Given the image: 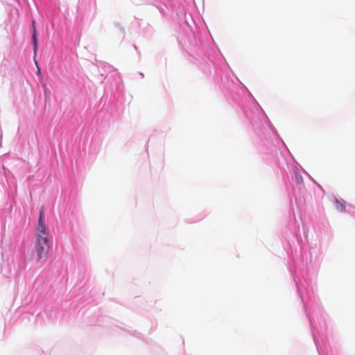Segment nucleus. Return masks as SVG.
<instances>
[{"instance_id": "f257e3e1", "label": "nucleus", "mask_w": 355, "mask_h": 355, "mask_svg": "<svg viewBox=\"0 0 355 355\" xmlns=\"http://www.w3.org/2000/svg\"><path fill=\"white\" fill-rule=\"evenodd\" d=\"M35 249L38 259H41L46 255L50 243V234L48 227L44 223V210L43 207L40 210L38 223L35 230Z\"/></svg>"}, {"instance_id": "f03ea898", "label": "nucleus", "mask_w": 355, "mask_h": 355, "mask_svg": "<svg viewBox=\"0 0 355 355\" xmlns=\"http://www.w3.org/2000/svg\"><path fill=\"white\" fill-rule=\"evenodd\" d=\"M334 205H335L336 209L338 211L342 212V211H344L345 210V206L344 203L342 202H340L337 199H336L334 200Z\"/></svg>"}, {"instance_id": "7ed1b4c3", "label": "nucleus", "mask_w": 355, "mask_h": 355, "mask_svg": "<svg viewBox=\"0 0 355 355\" xmlns=\"http://www.w3.org/2000/svg\"><path fill=\"white\" fill-rule=\"evenodd\" d=\"M33 42L34 46V53L36 55L37 49V31L35 29L33 33Z\"/></svg>"}, {"instance_id": "20e7f679", "label": "nucleus", "mask_w": 355, "mask_h": 355, "mask_svg": "<svg viewBox=\"0 0 355 355\" xmlns=\"http://www.w3.org/2000/svg\"><path fill=\"white\" fill-rule=\"evenodd\" d=\"M32 24H33V31L35 30V28L36 29V23L35 21H33L32 22Z\"/></svg>"}, {"instance_id": "39448f33", "label": "nucleus", "mask_w": 355, "mask_h": 355, "mask_svg": "<svg viewBox=\"0 0 355 355\" xmlns=\"http://www.w3.org/2000/svg\"><path fill=\"white\" fill-rule=\"evenodd\" d=\"M37 73H40V69L37 67Z\"/></svg>"}]
</instances>
